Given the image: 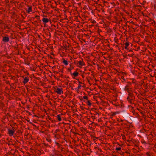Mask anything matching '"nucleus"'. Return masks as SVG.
Instances as JSON below:
<instances>
[{"label": "nucleus", "mask_w": 156, "mask_h": 156, "mask_svg": "<svg viewBox=\"0 0 156 156\" xmlns=\"http://www.w3.org/2000/svg\"><path fill=\"white\" fill-rule=\"evenodd\" d=\"M55 91L57 94L59 95L63 94V89L61 87L55 88Z\"/></svg>", "instance_id": "nucleus-1"}, {"label": "nucleus", "mask_w": 156, "mask_h": 156, "mask_svg": "<svg viewBox=\"0 0 156 156\" xmlns=\"http://www.w3.org/2000/svg\"><path fill=\"white\" fill-rule=\"evenodd\" d=\"M76 65L78 67L81 68L83 66L85 65V64L83 61V60L82 59L81 60L78 61Z\"/></svg>", "instance_id": "nucleus-2"}, {"label": "nucleus", "mask_w": 156, "mask_h": 156, "mask_svg": "<svg viewBox=\"0 0 156 156\" xmlns=\"http://www.w3.org/2000/svg\"><path fill=\"white\" fill-rule=\"evenodd\" d=\"M8 133L10 136H12L13 135V134L15 133V131L13 129H8Z\"/></svg>", "instance_id": "nucleus-3"}, {"label": "nucleus", "mask_w": 156, "mask_h": 156, "mask_svg": "<svg viewBox=\"0 0 156 156\" xmlns=\"http://www.w3.org/2000/svg\"><path fill=\"white\" fill-rule=\"evenodd\" d=\"M9 38L8 37H3L2 41L5 42H8L9 41Z\"/></svg>", "instance_id": "nucleus-4"}, {"label": "nucleus", "mask_w": 156, "mask_h": 156, "mask_svg": "<svg viewBox=\"0 0 156 156\" xmlns=\"http://www.w3.org/2000/svg\"><path fill=\"white\" fill-rule=\"evenodd\" d=\"M28 13H30L32 11V8L31 6H28V9L27 10Z\"/></svg>", "instance_id": "nucleus-5"}, {"label": "nucleus", "mask_w": 156, "mask_h": 156, "mask_svg": "<svg viewBox=\"0 0 156 156\" xmlns=\"http://www.w3.org/2000/svg\"><path fill=\"white\" fill-rule=\"evenodd\" d=\"M42 21L43 23H46L49 22V20L48 18H43L42 19Z\"/></svg>", "instance_id": "nucleus-6"}, {"label": "nucleus", "mask_w": 156, "mask_h": 156, "mask_svg": "<svg viewBox=\"0 0 156 156\" xmlns=\"http://www.w3.org/2000/svg\"><path fill=\"white\" fill-rule=\"evenodd\" d=\"M29 80L28 77H25L23 81V83L25 84L26 83H27L28 82V81H29Z\"/></svg>", "instance_id": "nucleus-7"}, {"label": "nucleus", "mask_w": 156, "mask_h": 156, "mask_svg": "<svg viewBox=\"0 0 156 156\" xmlns=\"http://www.w3.org/2000/svg\"><path fill=\"white\" fill-rule=\"evenodd\" d=\"M62 63L66 66H67L68 65V61L67 60H65L64 59H63Z\"/></svg>", "instance_id": "nucleus-8"}, {"label": "nucleus", "mask_w": 156, "mask_h": 156, "mask_svg": "<svg viewBox=\"0 0 156 156\" xmlns=\"http://www.w3.org/2000/svg\"><path fill=\"white\" fill-rule=\"evenodd\" d=\"M119 112H112V116H115L116 114H119Z\"/></svg>", "instance_id": "nucleus-9"}, {"label": "nucleus", "mask_w": 156, "mask_h": 156, "mask_svg": "<svg viewBox=\"0 0 156 156\" xmlns=\"http://www.w3.org/2000/svg\"><path fill=\"white\" fill-rule=\"evenodd\" d=\"M78 73L77 71H75L73 73V75L75 77L77 76L78 75Z\"/></svg>", "instance_id": "nucleus-10"}, {"label": "nucleus", "mask_w": 156, "mask_h": 156, "mask_svg": "<svg viewBox=\"0 0 156 156\" xmlns=\"http://www.w3.org/2000/svg\"><path fill=\"white\" fill-rule=\"evenodd\" d=\"M56 117L58 119V120L59 121H61V115H58L56 116Z\"/></svg>", "instance_id": "nucleus-11"}, {"label": "nucleus", "mask_w": 156, "mask_h": 156, "mask_svg": "<svg viewBox=\"0 0 156 156\" xmlns=\"http://www.w3.org/2000/svg\"><path fill=\"white\" fill-rule=\"evenodd\" d=\"M129 45V43L128 42H126L125 43V48L126 49H127V47Z\"/></svg>", "instance_id": "nucleus-12"}, {"label": "nucleus", "mask_w": 156, "mask_h": 156, "mask_svg": "<svg viewBox=\"0 0 156 156\" xmlns=\"http://www.w3.org/2000/svg\"><path fill=\"white\" fill-rule=\"evenodd\" d=\"M81 87V85H80V84H78V87H77V88H76L75 89V90H77V91H78L79 89H80Z\"/></svg>", "instance_id": "nucleus-13"}, {"label": "nucleus", "mask_w": 156, "mask_h": 156, "mask_svg": "<svg viewBox=\"0 0 156 156\" xmlns=\"http://www.w3.org/2000/svg\"><path fill=\"white\" fill-rule=\"evenodd\" d=\"M69 66H70V69H73L74 68V66L73 65V64L72 63H71L69 65Z\"/></svg>", "instance_id": "nucleus-14"}, {"label": "nucleus", "mask_w": 156, "mask_h": 156, "mask_svg": "<svg viewBox=\"0 0 156 156\" xmlns=\"http://www.w3.org/2000/svg\"><path fill=\"white\" fill-rule=\"evenodd\" d=\"M87 105L89 106H90L91 105V104L90 103V101L88 100H87Z\"/></svg>", "instance_id": "nucleus-15"}, {"label": "nucleus", "mask_w": 156, "mask_h": 156, "mask_svg": "<svg viewBox=\"0 0 156 156\" xmlns=\"http://www.w3.org/2000/svg\"><path fill=\"white\" fill-rule=\"evenodd\" d=\"M146 155L147 156H151V153L150 152H147L146 153Z\"/></svg>", "instance_id": "nucleus-16"}, {"label": "nucleus", "mask_w": 156, "mask_h": 156, "mask_svg": "<svg viewBox=\"0 0 156 156\" xmlns=\"http://www.w3.org/2000/svg\"><path fill=\"white\" fill-rule=\"evenodd\" d=\"M128 93H129V96H131V92H132L129 89V90L128 91Z\"/></svg>", "instance_id": "nucleus-17"}, {"label": "nucleus", "mask_w": 156, "mask_h": 156, "mask_svg": "<svg viewBox=\"0 0 156 156\" xmlns=\"http://www.w3.org/2000/svg\"><path fill=\"white\" fill-rule=\"evenodd\" d=\"M121 149V148L120 147H116L115 149V150L117 151H120Z\"/></svg>", "instance_id": "nucleus-18"}, {"label": "nucleus", "mask_w": 156, "mask_h": 156, "mask_svg": "<svg viewBox=\"0 0 156 156\" xmlns=\"http://www.w3.org/2000/svg\"><path fill=\"white\" fill-rule=\"evenodd\" d=\"M83 98L84 99H87V100H88V97L87 96H83Z\"/></svg>", "instance_id": "nucleus-19"}, {"label": "nucleus", "mask_w": 156, "mask_h": 156, "mask_svg": "<svg viewBox=\"0 0 156 156\" xmlns=\"http://www.w3.org/2000/svg\"><path fill=\"white\" fill-rule=\"evenodd\" d=\"M124 89L125 90L127 91L129 90V89L127 87H126L124 88Z\"/></svg>", "instance_id": "nucleus-20"}, {"label": "nucleus", "mask_w": 156, "mask_h": 156, "mask_svg": "<svg viewBox=\"0 0 156 156\" xmlns=\"http://www.w3.org/2000/svg\"><path fill=\"white\" fill-rule=\"evenodd\" d=\"M122 138L123 139V140H126L125 136L124 135H122Z\"/></svg>", "instance_id": "nucleus-21"}, {"label": "nucleus", "mask_w": 156, "mask_h": 156, "mask_svg": "<svg viewBox=\"0 0 156 156\" xmlns=\"http://www.w3.org/2000/svg\"><path fill=\"white\" fill-rule=\"evenodd\" d=\"M128 101L130 103H132L131 99H129Z\"/></svg>", "instance_id": "nucleus-22"}, {"label": "nucleus", "mask_w": 156, "mask_h": 156, "mask_svg": "<svg viewBox=\"0 0 156 156\" xmlns=\"http://www.w3.org/2000/svg\"><path fill=\"white\" fill-rule=\"evenodd\" d=\"M72 70V69H70V68H69L68 69V70L69 71H71V70Z\"/></svg>", "instance_id": "nucleus-23"}, {"label": "nucleus", "mask_w": 156, "mask_h": 156, "mask_svg": "<svg viewBox=\"0 0 156 156\" xmlns=\"http://www.w3.org/2000/svg\"><path fill=\"white\" fill-rule=\"evenodd\" d=\"M130 96H129H129L127 98V100H128L129 99H130V98H129V97H130Z\"/></svg>", "instance_id": "nucleus-24"}, {"label": "nucleus", "mask_w": 156, "mask_h": 156, "mask_svg": "<svg viewBox=\"0 0 156 156\" xmlns=\"http://www.w3.org/2000/svg\"><path fill=\"white\" fill-rule=\"evenodd\" d=\"M81 84H82V83L81 82L79 81L78 84H80V85H81Z\"/></svg>", "instance_id": "nucleus-25"}, {"label": "nucleus", "mask_w": 156, "mask_h": 156, "mask_svg": "<svg viewBox=\"0 0 156 156\" xmlns=\"http://www.w3.org/2000/svg\"><path fill=\"white\" fill-rule=\"evenodd\" d=\"M95 21H93V22H92V23H95Z\"/></svg>", "instance_id": "nucleus-26"}, {"label": "nucleus", "mask_w": 156, "mask_h": 156, "mask_svg": "<svg viewBox=\"0 0 156 156\" xmlns=\"http://www.w3.org/2000/svg\"><path fill=\"white\" fill-rule=\"evenodd\" d=\"M122 79L124 81H125V79H124V77L122 78Z\"/></svg>", "instance_id": "nucleus-27"}, {"label": "nucleus", "mask_w": 156, "mask_h": 156, "mask_svg": "<svg viewBox=\"0 0 156 156\" xmlns=\"http://www.w3.org/2000/svg\"><path fill=\"white\" fill-rule=\"evenodd\" d=\"M80 100H82L81 98L80 99Z\"/></svg>", "instance_id": "nucleus-28"}, {"label": "nucleus", "mask_w": 156, "mask_h": 156, "mask_svg": "<svg viewBox=\"0 0 156 156\" xmlns=\"http://www.w3.org/2000/svg\"><path fill=\"white\" fill-rule=\"evenodd\" d=\"M80 100H82L81 98L80 99Z\"/></svg>", "instance_id": "nucleus-29"}]
</instances>
